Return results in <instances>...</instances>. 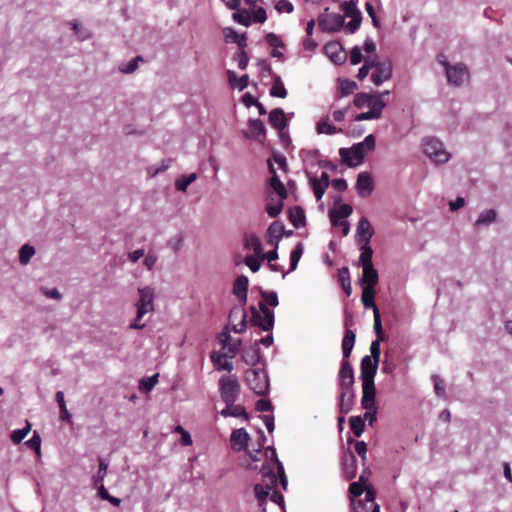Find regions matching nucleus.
<instances>
[{
	"instance_id": "nucleus-1",
	"label": "nucleus",
	"mask_w": 512,
	"mask_h": 512,
	"mask_svg": "<svg viewBox=\"0 0 512 512\" xmlns=\"http://www.w3.org/2000/svg\"><path fill=\"white\" fill-rule=\"evenodd\" d=\"M241 391L236 376H222L219 380L220 397L224 403H235Z\"/></svg>"
},
{
	"instance_id": "nucleus-2",
	"label": "nucleus",
	"mask_w": 512,
	"mask_h": 512,
	"mask_svg": "<svg viewBox=\"0 0 512 512\" xmlns=\"http://www.w3.org/2000/svg\"><path fill=\"white\" fill-rule=\"evenodd\" d=\"M423 151L436 164L446 163L450 159V154L444 149L443 143L435 138H424Z\"/></svg>"
},
{
	"instance_id": "nucleus-3",
	"label": "nucleus",
	"mask_w": 512,
	"mask_h": 512,
	"mask_svg": "<svg viewBox=\"0 0 512 512\" xmlns=\"http://www.w3.org/2000/svg\"><path fill=\"white\" fill-rule=\"evenodd\" d=\"M245 380L257 395H265L269 389L268 377L263 370L248 369L245 372Z\"/></svg>"
},
{
	"instance_id": "nucleus-4",
	"label": "nucleus",
	"mask_w": 512,
	"mask_h": 512,
	"mask_svg": "<svg viewBox=\"0 0 512 512\" xmlns=\"http://www.w3.org/2000/svg\"><path fill=\"white\" fill-rule=\"evenodd\" d=\"M259 309L261 313L255 308L251 309V324L260 327L263 331H270L274 326V313L266 307L265 303H259Z\"/></svg>"
},
{
	"instance_id": "nucleus-5",
	"label": "nucleus",
	"mask_w": 512,
	"mask_h": 512,
	"mask_svg": "<svg viewBox=\"0 0 512 512\" xmlns=\"http://www.w3.org/2000/svg\"><path fill=\"white\" fill-rule=\"evenodd\" d=\"M440 63L445 67L449 83L461 86L469 78V72L465 65L460 63L452 66L446 60L440 61Z\"/></svg>"
},
{
	"instance_id": "nucleus-6",
	"label": "nucleus",
	"mask_w": 512,
	"mask_h": 512,
	"mask_svg": "<svg viewBox=\"0 0 512 512\" xmlns=\"http://www.w3.org/2000/svg\"><path fill=\"white\" fill-rule=\"evenodd\" d=\"M138 292L140 297L136 303L137 320H141L144 317V315L154 310V289L147 286L144 288H140Z\"/></svg>"
},
{
	"instance_id": "nucleus-7",
	"label": "nucleus",
	"mask_w": 512,
	"mask_h": 512,
	"mask_svg": "<svg viewBox=\"0 0 512 512\" xmlns=\"http://www.w3.org/2000/svg\"><path fill=\"white\" fill-rule=\"evenodd\" d=\"M388 94L389 91L380 94L358 93L355 95L353 103L358 108L368 107L370 109H375L380 104L381 110H383L386 106L383 96Z\"/></svg>"
},
{
	"instance_id": "nucleus-8",
	"label": "nucleus",
	"mask_w": 512,
	"mask_h": 512,
	"mask_svg": "<svg viewBox=\"0 0 512 512\" xmlns=\"http://www.w3.org/2000/svg\"><path fill=\"white\" fill-rule=\"evenodd\" d=\"M319 27L325 32H338L344 26V17L328 12V8L318 18Z\"/></svg>"
},
{
	"instance_id": "nucleus-9",
	"label": "nucleus",
	"mask_w": 512,
	"mask_h": 512,
	"mask_svg": "<svg viewBox=\"0 0 512 512\" xmlns=\"http://www.w3.org/2000/svg\"><path fill=\"white\" fill-rule=\"evenodd\" d=\"M339 154L346 165L355 167L362 163L365 157V149H362V144L356 143L351 148H341Z\"/></svg>"
},
{
	"instance_id": "nucleus-10",
	"label": "nucleus",
	"mask_w": 512,
	"mask_h": 512,
	"mask_svg": "<svg viewBox=\"0 0 512 512\" xmlns=\"http://www.w3.org/2000/svg\"><path fill=\"white\" fill-rule=\"evenodd\" d=\"M375 57V65L373 68L375 69L371 75V81L379 86L384 81L389 80L392 77V63L389 60L386 61H378L377 56Z\"/></svg>"
},
{
	"instance_id": "nucleus-11",
	"label": "nucleus",
	"mask_w": 512,
	"mask_h": 512,
	"mask_svg": "<svg viewBox=\"0 0 512 512\" xmlns=\"http://www.w3.org/2000/svg\"><path fill=\"white\" fill-rule=\"evenodd\" d=\"M378 366V361L373 360L372 357L369 355H365L361 359L360 364V377L362 382L374 381V377L376 375Z\"/></svg>"
},
{
	"instance_id": "nucleus-12",
	"label": "nucleus",
	"mask_w": 512,
	"mask_h": 512,
	"mask_svg": "<svg viewBox=\"0 0 512 512\" xmlns=\"http://www.w3.org/2000/svg\"><path fill=\"white\" fill-rule=\"evenodd\" d=\"M375 396L376 387L374 381L362 382L361 405L363 409L370 411L376 408Z\"/></svg>"
},
{
	"instance_id": "nucleus-13",
	"label": "nucleus",
	"mask_w": 512,
	"mask_h": 512,
	"mask_svg": "<svg viewBox=\"0 0 512 512\" xmlns=\"http://www.w3.org/2000/svg\"><path fill=\"white\" fill-rule=\"evenodd\" d=\"M340 390H351L354 385V372L348 360H343L339 370Z\"/></svg>"
},
{
	"instance_id": "nucleus-14",
	"label": "nucleus",
	"mask_w": 512,
	"mask_h": 512,
	"mask_svg": "<svg viewBox=\"0 0 512 512\" xmlns=\"http://www.w3.org/2000/svg\"><path fill=\"white\" fill-rule=\"evenodd\" d=\"M250 436L244 428L235 429L230 436L231 448L236 451H244L248 448Z\"/></svg>"
},
{
	"instance_id": "nucleus-15",
	"label": "nucleus",
	"mask_w": 512,
	"mask_h": 512,
	"mask_svg": "<svg viewBox=\"0 0 512 512\" xmlns=\"http://www.w3.org/2000/svg\"><path fill=\"white\" fill-rule=\"evenodd\" d=\"M325 52L331 61L336 65L343 64L347 59V54L338 42H329L325 45Z\"/></svg>"
},
{
	"instance_id": "nucleus-16",
	"label": "nucleus",
	"mask_w": 512,
	"mask_h": 512,
	"mask_svg": "<svg viewBox=\"0 0 512 512\" xmlns=\"http://www.w3.org/2000/svg\"><path fill=\"white\" fill-rule=\"evenodd\" d=\"M374 234L373 227L366 217H362L357 226V242L358 244H369Z\"/></svg>"
},
{
	"instance_id": "nucleus-17",
	"label": "nucleus",
	"mask_w": 512,
	"mask_h": 512,
	"mask_svg": "<svg viewBox=\"0 0 512 512\" xmlns=\"http://www.w3.org/2000/svg\"><path fill=\"white\" fill-rule=\"evenodd\" d=\"M248 286L249 280L245 275L238 276L233 283V294L242 305L247 301Z\"/></svg>"
},
{
	"instance_id": "nucleus-18",
	"label": "nucleus",
	"mask_w": 512,
	"mask_h": 512,
	"mask_svg": "<svg viewBox=\"0 0 512 512\" xmlns=\"http://www.w3.org/2000/svg\"><path fill=\"white\" fill-rule=\"evenodd\" d=\"M353 212L349 204H342L337 209L329 211V217L333 226H338L342 219L349 217Z\"/></svg>"
},
{
	"instance_id": "nucleus-19",
	"label": "nucleus",
	"mask_w": 512,
	"mask_h": 512,
	"mask_svg": "<svg viewBox=\"0 0 512 512\" xmlns=\"http://www.w3.org/2000/svg\"><path fill=\"white\" fill-rule=\"evenodd\" d=\"M356 188L361 196L370 195L374 188L371 176L361 172L357 177Z\"/></svg>"
},
{
	"instance_id": "nucleus-20",
	"label": "nucleus",
	"mask_w": 512,
	"mask_h": 512,
	"mask_svg": "<svg viewBox=\"0 0 512 512\" xmlns=\"http://www.w3.org/2000/svg\"><path fill=\"white\" fill-rule=\"evenodd\" d=\"M269 171L272 174L270 181H269L270 187L273 189L274 192H276V194L279 196V198H281L282 200H285L288 197L287 190H286L285 186L283 185V183L281 182V180L279 179V177L275 171V168L273 167L272 164H269Z\"/></svg>"
},
{
	"instance_id": "nucleus-21",
	"label": "nucleus",
	"mask_w": 512,
	"mask_h": 512,
	"mask_svg": "<svg viewBox=\"0 0 512 512\" xmlns=\"http://www.w3.org/2000/svg\"><path fill=\"white\" fill-rule=\"evenodd\" d=\"M269 123L278 131H282L287 126L285 113L281 108H275L269 113Z\"/></svg>"
},
{
	"instance_id": "nucleus-22",
	"label": "nucleus",
	"mask_w": 512,
	"mask_h": 512,
	"mask_svg": "<svg viewBox=\"0 0 512 512\" xmlns=\"http://www.w3.org/2000/svg\"><path fill=\"white\" fill-rule=\"evenodd\" d=\"M362 278L361 283L364 284V287H370L375 288V286L378 284V272L374 268L373 265L362 267Z\"/></svg>"
},
{
	"instance_id": "nucleus-23",
	"label": "nucleus",
	"mask_w": 512,
	"mask_h": 512,
	"mask_svg": "<svg viewBox=\"0 0 512 512\" xmlns=\"http://www.w3.org/2000/svg\"><path fill=\"white\" fill-rule=\"evenodd\" d=\"M249 132L246 133V137L259 139L260 137L264 138L266 134V128L264 123L260 119H250L249 120Z\"/></svg>"
},
{
	"instance_id": "nucleus-24",
	"label": "nucleus",
	"mask_w": 512,
	"mask_h": 512,
	"mask_svg": "<svg viewBox=\"0 0 512 512\" xmlns=\"http://www.w3.org/2000/svg\"><path fill=\"white\" fill-rule=\"evenodd\" d=\"M228 355L225 353H211V361L213 362V365L215 369L217 370H225L227 372H231L233 370V364L229 361H227Z\"/></svg>"
},
{
	"instance_id": "nucleus-25",
	"label": "nucleus",
	"mask_w": 512,
	"mask_h": 512,
	"mask_svg": "<svg viewBox=\"0 0 512 512\" xmlns=\"http://www.w3.org/2000/svg\"><path fill=\"white\" fill-rule=\"evenodd\" d=\"M354 394L353 390H341L340 393V404H339V410L340 413L345 415L349 413L354 405L353 402Z\"/></svg>"
},
{
	"instance_id": "nucleus-26",
	"label": "nucleus",
	"mask_w": 512,
	"mask_h": 512,
	"mask_svg": "<svg viewBox=\"0 0 512 512\" xmlns=\"http://www.w3.org/2000/svg\"><path fill=\"white\" fill-rule=\"evenodd\" d=\"M289 221L295 228H300L305 225L306 217L305 212L300 206H294L289 210Z\"/></svg>"
},
{
	"instance_id": "nucleus-27",
	"label": "nucleus",
	"mask_w": 512,
	"mask_h": 512,
	"mask_svg": "<svg viewBox=\"0 0 512 512\" xmlns=\"http://www.w3.org/2000/svg\"><path fill=\"white\" fill-rule=\"evenodd\" d=\"M229 317L231 320H234L237 317H240V322L238 324L233 325V331L236 333H242L246 329V312L242 308H233L230 311Z\"/></svg>"
},
{
	"instance_id": "nucleus-28",
	"label": "nucleus",
	"mask_w": 512,
	"mask_h": 512,
	"mask_svg": "<svg viewBox=\"0 0 512 512\" xmlns=\"http://www.w3.org/2000/svg\"><path fill=\"white\" fill-rule=\"evenodd\" d=\"M356 469L357 465L355 456L352 453L345 456L343 460V471L347 480H352L356 476Z\"/></svg>"
},
{
	"instance_id": "nucleus-29",
	"label": "nucleus",
	"mask_w": 512,
	"mask_h": 512,
	"mask_svg": "<svg viewBox=\"0 0 512 512\" xmlns=\"http://www.w3.org/2000/svg\"><path fill=\"white\" fill-rule=\"evenodd\" d=\"M361 301L366 309L372 308L373 313H375L376 310H379L375 304V288L363 287Z\"/></svg>"
},
{
	"instance_id": "nucleus-30",
	"label": "nucleus",
	"mask_w": 512,
	"mask_h": 512,
	"mask_svg": "<svg viewBox=\"0 0 512 512\" xmlns=\"http://www.w3.org/2000/svg\"><path fill=\"white\" fill-rule=\"evenodd\" d=\"M338 280H339L345 294L347 296H350L352 293V286H351L349 269L347 267H343L339 270Z\"/></svg>"
},
{
	"instance_id": "nucleus-31",
	"label": "nucleus",
	"mask_w": 512,
	"mask_h": 512,
	"mask_svg": "<svg viewBox=\"0 0 512 512\" xmlns=\"http://www.w3.org/2000/svg\"><path fill=\"white\" fill-rule=\"evenodd\" d=\"M266 489L273 490L277 487V476L272 469L266 470L265 467L262 469V482Z\"/></svg>"
},
{
	"instance_id": "nucleus-32",
	"label": "nucleus",
	"mask_w": 512,
	"mask_h": 512,
	"mask_svg": "<svg viewBox=\"0 0 512 512\" xmlns=\"http://www.w3.org/2000/svg\"><path fill=\"white\" fill-rule=\"evenodd\" d=\"M244 246L246 249L253 250V252L259 256L262 253V245L259 238L254 235H246L244 238Z\"/></svg>"
},
{
	"instance_id": "nucleus-33",
	"label": "nucleus",
	"mask_w": 512,
	"mask_h": 512,
	"mask_svg": "<svg viewBox=\"0 0 512 512\" xmlns=\"http://www.w3.org/2000/svg\"><path fill=\"white\" fill-rule=\"evenodd\" d=\"M228 79L232 87H236L239 90H244L248 84H249V77L248 75H243L239 79H237V76L235 72L228 70L227 71Z\"/></svg>"
},
{
	"instance_id": "nucleus-34",
	"label": "nucleus",
	"mask_w": 512,
	"mask_h": 512,
	"mask_svg": "<svg viewBox=\"0 0 512 512\" xmlns=\"http://www.w3.org/2000/svg\"><path fill=\"white\" fill-rule=\"evenodd\" d=\"M361 254L359 257V262L362 267L373 265L372 263V255L373 250L369 244H360Z\"/></svg>"
},
{
	"instance_id": "nucleus-35",
	"label": "nucleus",
	"mask_w": 512,
	"mask_h": 512,
	"mask_svg": "<svg viewBox=\"0 0 512 512\" xmlns=\"http://www.w3.org/2000/svg\"><path fill=\"white\" fill-rule=\"evenodd\" d=\"M350 428L356 437H360L365 429L364 419L360 416H352L349 419Z\"/></svg>"
},
{
	"instance_id": "nucleus-36",
	"label": "nucleus",
	"mask_w": 512,
	"mask_h": 512,
	"mask_svg": "<svg viewBox=\"0 0 512 512\" xmlns=\"http://www.w3.org/2000/svg\"><path fill=\"white\" fill-rule=\"evenodd\" d=\"M497 213L494 209H489L482 212L476 220V226L489 225L496 220Z\"/></svg>"
},
{
	"instance_id": "nucleus-37",
	"label": "nucleus",
	"mask_w": 512,
	"mask_h": 512,
	"mask_svg": "<svg viewBox=\"0 0 512 512\" xmlns=\"http://www.w3.org/2000/svg\"><path fill=\"white\" fill-rule=\"evenodd\" d=\"M35 254V249L29 244H24L19 251V261L21 264L26 265Z\"/></svg>"
},
{
	"instance_id": "nucleus-38",
	"label": "nucleus",
	"mask_w": 512,
	"mask_h": 512,
	"mask_svg": "<svg viewBox=\"0 0 512 512\" xmlns=\"http://www.w3.org/2000/svg\"><path fill=\"white\" fill-rule=\"evenodd\" d=\"M373 65H375V57L374 56L366 57L364 60L363 66L358 71L357 78L360 81L365 79L368 76L370 70L373 68Z\"/></svg>"
},
{
	"instance_id": "nucleus-39",
	"label": "nucleus",
	"mask_w": 512,
	"mask_h": 512,
	"mask_svg": "<svg viewBox=\"0 0 512 512\" xmlns=\"http://www.w3.org/2000/svg\"><path fill=\"white\" fill-rule=\"evenodd\" d=\"M31 431V424L26 421V426L22 429H16L11 434V441L14 444H19L22 442V440L30 433Z\"/></svg>"
},
{
	"instance_id": "nucleus-40",
	"label": "nucleus",
	"mask_w": 512,
	"mask_h": 512,
	"mask_svg": "<svg viewBox=\"0 0 512 512\" xmlns=\"http://www.w3.org/2000/svg\"><path fill=\"white\" fill-rule=\"evenodd\" d=\"M270 94L273 97L286 98L287 90L285 89L280 77H276L271 89Z\"/></svg>"
},
{
	"instance_id": "nucleus-41",
	"label": "nucleus",
	"mask_w": 512,
	"mask_h": 512,
	"mask_svg": "<svg viewBox=\"0 0 512 512\" xmlns=\"http://www.w3.org/2000/svg\"><path fill=\"white\" fill-rule=\"evenodd\" d=\"M382 110L381 105L378 104V106L375 109H369L367 112H363L358 114L355 117L356 121H364V120H370V119H379L381 117Z\"/></svg>"
},
{
	"instance_id": "nucleus-42",
	"label": "nucleus",
	"mask_w": 512,
	"mask_h": 512,
	"mask_svg": "<svg viewBox=\"0 0 512 512\" xmlns=\"http://www.w3.org/2000/svg\"><path fill=\"white\" fill-rule=\"evenodd\" d=\"M316 129L319 134H328V135H333L339 131L334 125L329 123L328 119H321L317 123Z\"/></svg>"
},
{
	"instance_id": "nucleus-43",
	"label": "nucleus",
	"mask_w": 512,
	"mask_h": 512,
	"mask_svg": "<svg viewBox=\"0 0 512 512\" xmlns=\"http://www.w3.org/2000/svg\"><path fill=\"white\" fill-rule=\"evenodd\" d=\"M339 88L341 96H348L357 89V84L348 79L339 80Z\"/></svg>"
},
{
	"instance_id": "nucleus-44",
	"label": "nucleus",
	"mask_w": 512,
	"mask_h": 512,
	"mask_svg": "<svg viewBox=\"0 0 512 512\" xmlns=\"http://www.w3.org/2000/svg\"><path fill=\"white\" fill-rule=\"evenodd\" d=\"M197 178L196 173H192L186 177H183L181 179H177L175 182V188L178 191L185 192L188 188V186L193 183Z\"/></svg>"
},
{
	"instance_id": "nucleus-45",
	"label": "nucleus",
	"mask_w": 512,
	"mask_h": 512,
	"mask_svg": "<svg viewBox=\"0 0 512 512\" xmlns=\"http://www.w3.org/2000/svg\"><path fill=\"white\" fill-rule=\"evenodd\" d=\"M230 340V336L228 334L225 335V338L224 340H222V345L223 347H228V353H229V357H234L237 352L239 351L240 347H241V340L240 339H237L235 340L234 342L228 344L227 342Z\"/></svg>"
},
{
	"instance_id": "nucleus-46",
	"label": "nucleus",
	"mask_w": 512,
	"mask_h": 512,
	"mask_svg": "<svg viewBox=\"0 0 512 512\" xmlns=\"http://www.w3.org/2000/svg\"><path fill=\"white\" fill-rule=\"evenodd\" d=\"M310 184H311V187L313 189L316 199L321 200L323 195L325 194V191L328 188V186L320 183L318 181V178H316V177L310 179Z\"/></svg>"
},
{
	"instance_id": "nucleus-47",
	"label": "nucleus",
	"mask_w": 512,
	"mask_h": 512,
	"mask_svg": "<svg viewBox=\"0 0 512 512\" xmlns=\"http://www.w3.org/2000/svg\"><path fill=\"white\" fill-rule=\"evenodd\" d=\"M25 445L34 450L38 455L41 454V437L37 431H34L33 436L25 442Z\"/></svg>"
},
{
	"instance_id": "nucleus-48",
	"label": "nucleus",
	"mask_w": 512,
	"mask_h": 512,
	"mask_svg": "<svg viewBox=\"0 0 512 512\" xmlns=\"http://www.w3.org/2000/svg\"><path fill=\"white\" fill-rule=\"evenodd\" d=\"M138 62H143V58L141 56H137L126 64H122L119 69L125 74L133 73L138 67Z\"/></svg>"
},
{
	"instance_id": "nucleus-49",
	"label": "nucleus",
	"mask_w": 512,
	"mask_h": 512,
	"mask_svg": "<svg viewBox=\"0 0 512 512\" xmlns=\"http://www.w3.org/2000/svg\"><path fill=\"white\" fill-rule=\"evenodd\" d=\"M303 249L302 244L299 243L291 252L290 254V270H295L298 262L302 256Z\"/></svg>"
},
{
	"instance_id": "nucleus-50",
	"label": "nucleus",
	"mask_w": 512,
	"mask_h": 512,
	"mask_svg": "<svg viewBox=\"0 0 512 512\" xmlns=\"http://www.w3.org/2000/svg\"><path fill=\"white\" fill-rule=\"evenodd\" d=\"M341 9L344 12L345 16L351 17L352 15L360 13V11L356 7L355 0L344 1L341 3Z\"/></svg>"
},
{
	"instance_id": "nucleus-51",
	"label": "nucleus",
	"mask_w": 512,
	"mask_h": 512,
	"mask_svg": "<svg viewBox=\"0 0 512 512\" xmlns=\"http://www.w3.org/2000/svg\"><path fill=\"white\" fill-rule=\"evenodd\" d=\"M361 21V13L352 15L351 20L345 26L346 32L349 34H353L359 28Z\"/></svg>"
},
{
	"instance_id": "nucleus-52",
	"label": "nucleus",
	"mask_w": 512,
	"mask_h": 512,
	"mask_svg": "<svg viewBox=\"0 0 512 512\" xmlns=\"http://www.w3.org/2000/svg\"><path fill=\"white\" fill-rule=\"evenodd\" d=\"M254 493L259 503L262 504L270 495V490L266 489L263 484L258 483L254 486Z\"/></svg>"
},
{
	"instance_id": "nucleus-53",
	"label": "nucleus",
	"mask_w": 512,
	"mask_h": 512,
	"mask_svg": "<svg viewBox=\"0 0 512 512\" xmlns=\"http://www.w3.org/2000/svg\"><path fill=\"white\" fill-rule=\"evenodd\" d=\"M283 201L281 198H279V201L278 203L276 204H271V203H268L266 205V212L268 213V215L272 218H275L277 217L281 212H282V209H283Z\"/></svg>"
},
{
	"instance_id": "nucleus-54",
	"label": "nucleus",
	"mask_w": 512,
	"mask_h": 512,
	"mask_svg": "<svg viewBox=\"0 0 512 512\" xmlns=\"http://www.w3.org/2000/svg\"><path fill=\"white\" fill-rule=\"evenodd\" d=\"M261 297L263 301H261L260 303H265L266 307L268 305L272 307H276L278 305V296L275 292L262 291Z\"/></svg>"
},
{
	"instance_id": "nucleus-55",
	"label": "nucleus",
	"mask_w": 512,
	"mask_h": 512,
	"mask_svg": "<svg viewBox=\"0 0 512 512\" xmlns=\"http://www.w3.org/2000/svg\"><path fill=\"white\" fill-rule=\"evenodd\" d=\"M107 468L108 464L105 463V461L102 458H99V469L97 471V474L93 476V482L95 485L98 484V482L104 480L107 474Z\"/></svg>"
},
{
	"instance_id": "nucleus-56",
	"label": "nucleus",
	"mask_w": 512,
	"mask_h": 512,
	"mask_svg": "<svg viewBox=\"0 0 512 512\" xmlns=\"http://www.w3.org/2000/svg\"><path fill=\"white\" fill-rule=\"evenodd\" d=\"M268 233L277 239H280L284 233V225L279 221H274L268 228Z\"/></svg>"
},
{
	"instance_id": "nucleus-57",
	"label": "nucleus",
	"mask_w": 512,
	"mask_h": 512,
	"mask_svg": "<svg viewBox=\"0 0 512 512\" xmlns=\"http://www.w3.org/2000/svg\"><path fill=\"white\" fill-rule=\"evenodd\" d=\"M233 19L244 26H249L251 23V16L245 9L233 14Z\"/></svg>"
},
{
	"instance_id": "nucleus-58",
	"label": "nucleus",
	"mask_w": 512,
	"mask_h": 512,
	"mask_svg": "<svg viewBox=\"0 0 512 512\" xmlns=\"http://www.w3.org/2000/svg\"><path fill=\"white\" fill-rule=\"evenodd\" d=\"M231 417L242 418L243 420H248L249 414L246 411L244 406L235 405V403H233L231 406Z\"/></svg>"
},
{
	"instance_id": "nucleus-59",
	"label": "nucleus",
	"mask_w": 512,
	"mask_h": 512,
	"mask_svg": "<svg viewBox=\"0 0 512 512\" xmlns=\"http://www.w3.org/2000/svg\"><path fill=\"white\" fill-rule=\"evenodd\" d=\"M98 495L103 499V500H107L109 501L111 504H113L114 506H119L120 503H121V500L119 498H116L114 496H111L108 491L106 490V488L101 485L99 488H98Z\"/></svg>"
},
{
	"instance_id": "nucleus-60",
	"label": "nucleus",
	"mask_w": 512,
	"mask_h": 512,
	"mask_svg": "<svg viewBox=\"0 0 512 512\" xmlns=\"http://www.w3.org/2000/svg\"><path fill=\"white\" fill-rule=\"evenodd\" d=\"M374 315V332L377 336V339H384V333H383V328H382V323H381V316H380V312L379 310H376L375 313H373Z\"/></svg>"
},
{
	"instance_id": "nucleus-61",
	"label": "nucleus",
	"mask_w": 512,
	"mask_h": 512,
	"mask_svg": "<svg viewBox=\"0 0 512 512\" xmlns=\"http://www.w3.org/2000/svg\"><path fill=\"white\" fill-rule=\"evenodd\" d=\"M158 381V374L148 377L141 381L140 388L146 392L151 391Z\"/></svg>"
},
{
	"instance_id": "nucleus-62",
	"label": "nucleus",
	"mask_w": 512,
	"mask_h": 512,
	"mask_svg": "<svg viewBox=\"0 0 512 512\" xmlns=\"http://www.w3.org/2000/svg\"><path fill=\"white\" fill-rule=\"evenodd\" d=\"M356 334L351 329H346L342 340V347H354Z\"/></svg>"
},
{
	"instance_id": "nucleus-63",
	"label": "nucleus",
	"mask_w": 512,
	"mask_h": 512,
	"mask_svg": "<svg viewBox=\"0 0 512 512\" xmlns=\"http://www.w3.org/2000/svg\"><path fill=\"white\" fill-rule=\"evenodd\" d=\"M261 258L257 259L254 256L248 255L245 257V264L251 269L252 272H257L261 267Z\"/></svg>"
},
{
	"instance_id": "nucleus-64",
	"label": "nucleus",
	"mask_w": 512,
	"mask_h": 512,
	"mask_svg": "<svg viewBox=\"0 0 512 512\" xmlns=\"http://www.w3.org/2000/svg\"><path fill=\"white\" fill-rule=\"evenodd\" d=\"M362 59H363V55H362L361 49L358 46H355L351 50L350 56H349L351 65L359 64L362 61Z\"/></svg>"
}]
</instances>
